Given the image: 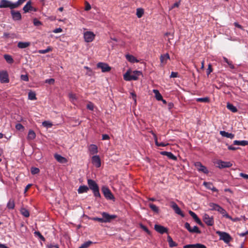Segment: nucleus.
Masks as SVG:
<instances>
[{"instance_id": "nucleus-1", "label": "nucleus", "mask_w": 248, "mask_h": 248, "mask_svg": "<svg viewBox=\"0 0 248 248\" xmlns=\"http://www.w3.org/2000/svg\"><path fill=\"white\" fill-rule=\"evenodd\" d=\"M102 217H93L92 220L94 221H97L101 223L110 222L112 220L115 219L117 217V216L115 215H109L107 212L102 213Z\"/></svg>"}, {"instance_id": "nucleus-2", "label": "nucleus", "mask_w": 248, "mask_h": 248, "mask_svg": "<svg viewBox=\"0 0 248 248\" xmlns=\"http://www.w3.org/2000/svg\"><path fill=\"white\" fill-rule=\"evenodd\" d=\"M88 185L89 189L90 188L93 191L94 196L95 197L100 198L101 195L99 193V187L97 183L93 180L88 179Z\"/></svg>"}, {"instance_id": "nucleus-3", "label": "nucleus", "mask_w": 248, "mask_h": 248, "mask_svg": "<svg viewBox=\"0 0 248 248\" xmlns=\"http://www.w3.org/2000/svg\"><path fill=\"white\" fill-rule=\"evenodd\" d=\"M216 233L219 236V240L223 241L226 244H229L232 240L231 235L226 232L217 231Z\"/></svg>"}, {"instance_id": "nucleus-4", "label": "nucleus", "mask_w": 248, "mask_h": 248, "mask_svg": "<svg viewBox=\"0 0 248 248\" xmlns=\"http://www.w3.org/2000/svg\"><path fill=\"white\" fill-rule=\"evenodd\" d=\"M9 8L14 9L15 8V3L8 0H1L0 1V8Z\"/></svg>"}, {"instance_id": "nucleus-5", "label": "nucleus", "mask_w": 248, "mask_h": 248, "mask_svg": "<svg viewBox=\"0 0 248 248\" xmlns=\"http://www.w3.org/2000/svg\"><path fill=\"white\" fill-rule=\"evenodd\" d=\"M203 220L207 225L209 226H212L214 224L213 217L210 216L207 214H204L203 215Z\"/></svg>"}, {"instance_id": "nucleus-6", "label": "nucleus", "mask_w": 248, "mask_h": 248, "mask_svg": "<svg viewBox=\"0 0 248 248\" xmlns=\"http://www.w3.org/2000/svg\"><path fill=\"white\" fill-rule=\"evenodd\" d=\"M102 191L106 199L108 200H112L114 198L110 190L108 187L103 186L102 188Z\"/></svg>"}, {"instance_id": "nucleus-7", "label": "nucleus", "mask_w": 248, "mask_h": 248, "mask_svg": "<svg viewBox=\"0 0 248 248\" xmlns=\"http://www.w3.org/2000/svg\"><path fill=\"white\" fill-rule=\"evenodd\" d=\"M98 68L101 69V71L103 73L108 72L110 71L111 67L106 63L100 62L96 65Z\"/></svg>"}, {"instance_id": "nucleus-8", "label": "nucleus", "mask_w": 248, "mask_h": 248, "mask_svg": "<svg viewBox=\"0 0 248 248\" xmlns=\"http://www.w3.org/2000/svg\"><path fill=\"white\" fill-rule=\"evenodd\" d=\"M95 37V34L92 31H86L84 33L85 41L87 43L92 42Z\"/></svg>"}, {"instance_id": "nucleus-9", "label": "nucleus", "mask_w": 248, "mask_h": 248, "mask_svg": "<svg viewBox=\"0 0 248 248\" xmlns=\"http://www.w3.org/2000/svg\"><path fill=\"white\" fill-rule=\"evenodd\" d=\"M194 166L199 171H201L205 174H207L209 172L208 169L200 162H196L194 163Z\"/></svg>"}, {"instance_id": "nucleus-10", "label": "nucleus", "mask_w": 248, "mask_h": 248, "mask_svg": "<svg viewBox=\"0 0 248 248\" xmlns=\"http://www.w3.org/2000/svg\"><path fill=\"white\" fill-rule=\"evenodd\" d=\"M216 164L217 167L220 169L230 168L232 166V164L230 162L223 161L221 160H218Z\"/></svg>"}, {"instance_id": "nucleus-11", "label": "nucleus", "mask_w": 248, "mask_h": 248, "mask_svg": "<svg viewBox=\"0 0 248 248\" xmlns=\"http://www.w3.org/2000/svg\"><path fill=\"white\" fill-rule=\"evenodd\" d=\"M170 206L174 210L175 213L180 215L182 217H184L185 215L182 212L178 205L174 202H170Z\"/></svg>"}, {"instance_id": "nucleus-12", "label": "nucleus", "mask_w": 248, "mask_h": 248, "mask_svg": "<svg viewBox=\"0 0 248 248\" xmlns=\"http://www.w3.org/2000/svg\"><path fill=\"white\" fill-rule=\"evenodd\" d=\"M0 81L1 83H8L9 82L8 74L6 71L0 72Z\"/></svg>"}, {"instance_id": "nucleus-13", "label": "nucleus", "mask_w": 248, "mask_h": 248, "mask_svg": "<svg viewBox=\"0 0 248 248\" xmlns=\"http://www.w3.org/2000/svg\"><path fill=\"white\" fill-rule=\"evenodd\" d=\"M155 230L158 232L163 234L168 232V229L160 225L155 224L154 226Z\"/></svg>"}, {"instance_id": "nucleus-14", "label": "nucleus", "mask_w": 248, "mask_h": 248, "mask_svg": "<svg viewBox=\"0 0 248 248\" xmlns=\"http://www.w3.org/2000/svg\"><path fill=\"white\" fill-rule=\"evenodd\" d=\"M92 162L97 168L101 166V159L98 155H93L92 158Z\"/></svg>"}, {"instance_id": "nucleus-15", "label": "nucleus", "mask_w": 248, "mask_h": 248, "mask_svg": "<svg viewBox=\"0 0 248 248\" xmlns=\"http://www.w3.org/2000/svg\"><path fill=\"white\" fill-rule=\"evenodd\" d=\"M11 14L13 20H20L21 19L22 16L20 13L19 11H15L14 10L11 11Z\"/></svg>"}, {"instance_id": "nucleus-16", "label": "nucleus", "mask_w": 248, "mask_h": 248, "mask_svg": "<svg viewBox=\"0 0 248 248\" xmlns=\"http://www.w3.org/2000/svg\"><path fill=\"white\" fill-rule=\"evenodd\" d=\"M190 215L193 217V218L194 219L195 222L198 223L199 225L201 226H203V224L202 223L201 220L200 219V218L198 217L197 215L192 211H189L188 212Z\"/></svg>"}, {"instance_id": "nucleus-17", "label": "nucleus", "mask_w": 248, "mask_h": 248, "mask_svg": "<svg viewBox=\"0 0 248 248\" xmlns=\"http://www.w3.org/2000/svg\"><path fill=\"white\" fill-rule=\"evenodd\" d=\"M183 248H206L203 244L197 243L195 244H189L184 246Z\"/></svg>"}, {"instance_id": "nucleus-18", "label": "nucleus", "mask_w": 248, "mask_h": 248, "mask_svg": "<svg viewBox=\"0 0 248 248\" xmlns=\"http://www.w3.org/2000/svg\"><path fill=\"white\" fill-rule=\"evenodd\" d=\"M54 157L56 159V160L59 163H66L67 162V159L62 156L60 155L56 154L54 155Z\"/></svg>"}, {"instance_id": "nucleus-19", "label": "nucleus", "mask_w": 248, "mask_h": 248, "mask_svg": "<svg viewBox=\"0 0 248 248\" xmlns=\"http://www.w3.org/2000/svg\"><path fill=\"white\" fill-rule=\"evenodd\" d=\"M170 59L169 54L168 53H166L164 55H161L160 58L161 63L164 65L166 63L168 60Z\"/></svg>"}, {"instance_id": "nucleus-20", "label": "nucleus", "mask_w": 248, "mask_h": 248, "mask_svg": "<svg viewBox=\"0 0 248 248\" xmlns=\"http://www.w3.org/2000/svg\"><path fill=\"white\" fill-rule=\"evenodd\" d=\"M162 155H166L169 158L173 160H176L177 157L175 156L173 154H172L171 152H166V151H163L161 152L160 153Z\"/></svg>"}, {"instance_id": "nucleus-21", "label": "nucleus", "mask_w": 248, "mask_h": 248, "mask_svg": "<svg viewBox=\"0 0 248 248\" xmlns=\"http://www.w3.org/2000/svg\"><path fill=\"white\" fill-rule=\"evenodd\" d=\"M31 0L28 1L26 4L23 7V10L24 13H27L31 11L32 9V6H31Z\"/></svg>"}, {"instance_id": "nucleus-22", "label": "nucleus", "mask_w": 248, "mask_h": 248, "mask_svg": "<svg viewBox=\"0 0 248 248\" xmlns=\"http://www.w3.org/2000/svg\"><path fill=\"white\" fill-rule=\"evenodd\" d=\"M89 150L92 155H94L98 152L97 147L95 144H91L89 147Z\"/></svg>"}, {"instance_id": "nucleus-23", "label": "nucleus", "mask_w": 248, "mask_h": 248, "mask_svg": "<svg viewBox=\"0 0 248 248\" xmlns=\"http://www.w3.org/2000/svg\"><path fill=\"white\" fill-rule=\"evenodd\" d=\"M209 206L211 207V210L217 211L218 212L221 209V207L219 206L218 204H217L215 203L211 202L209 204Z\"/></svg>"}, {"instance_id": "nucleus-24", "label": "nucleus", "mask_w": 248, "mask_h": 248, "mask_svg": "<svg viewBox=\"0 0 248 248\" xmlns=\"http://www.w3.org/2000/svg\"><path fill=\"white\" fill-rule=\"evenodd\" d=\"M36 138V134L34 131L30 129L29 131L28 134L27 136V140H32L35 139Z\"/></svg>"}, {"instance_id": "nucleus-25", "label": "nucleus", "mask_w": 248, "mask_h": 248, "mask_svg": "<svg viewBox=\"0 0 248 248\" xmlns=\"http://www.w3.org/2000/svg\"><path fill=\"white\" fill-rule=\"evenodd\" d=\"M219 133L222 137H227L231 139H232L234 137V134L232 133H229L225 131H220Z\"/></svg>"}, {"instance_id": "nucleus-26", "label": "nucleus", "mask_w": 248, "mask_h": 248, "mask_svg": "<svg viewBox=\"0 0 248 248\" xmlns=\"http://www.w3.org/2000/svg\"><path fill=\"white\" fill-rule=\"evenodd\" d=\"M31 43L29 42H19L17 44V47L19 48H25L29 46Z\"/></svg>"}, {"instance_id": "nucleus-27", "label": "nucleus", "mask_w": 248, "mask_h": 248, "mask_svg": "<svg viewBox=\"0 0 248 248\" xmlns=\"http://www.w3.org/2000/svg\"><path fill=\"white\" fill-rule=\"evenodd\" d=\"M142 74L141 72L139 71H134L131 73L132 80H136L138 79V77Z\"/></svg>"}, {"instance_id": "nucleus-28", "label": "nucleus", "mask_w": 248, "mask_h": 248, "mask_svg": "<svg viewBox=\"0 0 248 248\" xmlns=\"http://www.w3.org/2000/svg\"><path fill=\"white\" fill-rule=\"evenodd\" d=\"M125 57L126 59L131 62L134 63L139 62V61L133 55L127 54Z\"/></svg>"}, {"instance_id": "nucleus-29", "label": "nucleus", "mask_w": 248, "mask_h": 248, "mask_svg": "<svg viewBox=\"0 0 248 248\" xmlns=\"http://www.w3.org/2000/svg\"><path fill=\"white\" fill-rule=\"evenodd\" d=\"M89 190V187L87 186H80L78 190V193H83L85 192H87V191Z\"/></svg>"}, {"instance_id": "nucleus-30", "label": "nucleus", "mask_w": 248, "mask_h": 248, "mask_svg": "<svg viewBox=\"0 0 248 248\" xmlns=\"http://www.w3.org/2000/svg\"><path fill=\"white\" fill-rule=\"evenodd\" d=\"M167 240L169 243V247L170 248H172L174 247H176L177 246V244L173 241L172 238L170 235H168L167 236Z\"/></svg>"}, {"instance_id": "nucleus-31", "label": "nucleus", "mask_w": 248, "mask_h": 248, "mask_svg": "<svg viewBox=\"0 0 248 248\" xmlns=\"http://www.w3.org/2000/svg\"><path fill=\"white\" fill-rule=\"evenodd\" d=\"M233 144L236 145L246 146L248 145V141L247 140H234Z\"/></svg>"}, {"instance_id": "nucleus-32", "label": "nucleus", "mask_w": 248, "mask_h": 248, "mask_svg": "<svg viewBox=\"0 0 248 248\" xmlns=\"http://www.w3.org/2000/svg\"><path fill=\"white\" fill-rule=\"evenodd\" d=\"M153 93H155V97L157 100L160 101L161 100H162V96L157 90H153Z\"/></svg>"}, {"instance_id": "nucleus-33", "label": "nucleus", "mask_w": 248, "mask_h": 248, "mask_svg": "<svg viewBox=\"0 0 248 248\" xmlns=\"http://www.w3.org/2000/svg\"><path fill=\"white\" fill-rule=\"evenodd\" d=\"M4 58L8 63H13L14 62V60L12 56L8 54H5L4 55Z\"/></svg>"}, {"instance_id": "nucleus-34", "label": "nucleus", "mask_w": 248, "mask_h": 248, "mask_svg": "<svg viewBox=\"0 0 248 248\" xmlns=\"http://www.w3.org/2000/svg\"><path fill=\"white\" fill-rule=\"evenodd\" d=\"M21 214L26 217H28L30 216L29 211L26 208H22L20 210Z\"/></svg>"}, {"instance_id": "nucleus-35", "label": "nucleus", "mask_w": 248, "mask_h": 248, "mask_svg": "<svg viewBox=\"0 0 248 248\" xmlns=\"http://www.w3.org/2000/svg\"><path fill=\"white\" fill-rule=\"evenodd\" d=\"M227 108L228 109L230 110L233 112H236L237 111V108L234 106L232 104L230 103H228L227 105Z\"/></svg>"}, {"instance_id": "nucleus-36", "label": "nucleus", "mask_w": 248, "mask_h": 248, "mask_svg": "<svg viewBox=\"0 0 248 248\" xmlns=\"http://www.w3.org/2000/svg\"><path fill=\"white\" fill-rule=\"evenodd\" d=\"M7 207L9 209H13L15 207V202L12 199H10L7 204Z\"/></svg>"}, {"instance_id": "nucleus-37", "label": "nucleus", "mask_w": 248, "mask_h": 248, "mask_svg": "<svg viewBox=\"0 0 248 248\" xmlns=\"http://www.w3.org/2000/svg\"><path fill=\"white\" fill-rule=\"evenodd\" d=\"M143 14L144 10L142 8H138L137 9L136 15L138 18L141 17Z\"/></svg>"}, {"instance_id": "nucleus-38", "label": "nucleus", "mask_w": 248, "mask_h": 248, "mask_svg": "<svg viewBox=\"0 0 248 248\" xmlns=\"http://www.w3.org/2000/svg\"><path fill=\"white\" fill-rule=\"evenodd\" d=\"M93 242L91 241H88L85 242L83 244H82L79 248H88L91 244H92Z\"/></svg>"}, {"instance_id": "nucleus-39", "label": "nucleus", "mask_w": 248, "mask_h": 248, "mask_svg": "<svg viewBox=\"0 0 248 248\" xmlns=\"http://www.w3.org/2000/svg\"><path fill=\"white\" fill-rule=\"evenodd\" d=\"M220 211L219 212L221 214L223 217H225L228 218H231V216L227 213L226 210L223 209L222 207L221 208V209L220 210Z\"/></svg>"}, {"instance_id": "nucleus-40", "label": "nucleus", "mask_w": 248, "mask_h": 248, "mask_svg": "<svg viewBox=\"0 0 248 248\" xmlns=\"http://www.w3.org/2000/svg\"><path fill=\"white\" fill-rule=\"evenodd\" d=\"M70 101L75 104V102L77 100V98L75 94L70 93L68 95Z\"/></svg>"}, {"instance_id": "nucleus-41", "label": "nucleus", "mask_w": 248, "mask_h": 248, "mask_svg": "<svg viewBox=\"0 0 248 248\" xmlns=\"http://www.w3.org/2000/svg\"><path fill=\"white\" fill-rule=\"evenodd\" d=\"M124 78L125 80L130 81L132 80L131 74L129 72H127L124 76Z\"/></svg>"}, {"instance_id": "nucleus-42", "label": "nucleus", "mask_w": 248, "mask_h": 248, "mask_svg": "<svg viewBox=\"0 0 248 248\" xmlns=\"http://www.w3.org/2000/svg\"><path fill=\"white\" fill-rule=\"evenodd\" d=\"M28 98L32 100L36 99L35 93L33 92H30L28 93Z\"/></svg>"}, {"instance_id": "nucleus-43", "label": "nucleus", "mask_w": 248, "mask_h": 248, "mask_svg": "<svg viewBox=\"0 0 248 248\" xmlns=\"http://www.w3.org/2000/svg\"><path fill=\"white\" fill-rule=\"evenodd\" d=\"M149 207L150 208L153 210L154 212L158 213L159 212V209L158 208L155 204L152 203H150L149 204Z\"/></svg>"}, {"instance_id": "nucleus-44", "label": "nucleus", "mask_w": 248, "mask_h": 248, "mask_svg": "<svg viewBox=\"0 0 248 248\" xmlns=\"http://www.w3.org/2000/svg\"><path fill=\"white\" fill-rule=\"evenodd\" d=\"M85 69L87 70V72L86 73V75H88L89 76H93V72L92 71V70L88 66H84V67Z\"/></svg>"}, {"instance_id": "nucleus-45", "label": "nucleus", "mask_w": 248, "mask_h": 248, "mask_svg": "<svg viewBox=\"0 0 248 248\" xmlns=\"http://www.w3.org/2000/svg\"><path fill=\"white\" fill-rule=\"evenodd\" d=\"M51 50H52L51 47H50V46H48L46 49L39 50L38 51V52L40 54H45V53H47V52H48L49 51H51Z\"/></svg>"}, {"instance_id": "nucleus-46", "label": "nucleus", "mask_w": 248, "mask_h": 248, "mask_svg": "<svg viewBox=\"0 0 248 248\" xmlns=\"http://www.w3.org/2000/svg\"><path fill=\"white\" fill-rule=\"evenodd\" d=\"M196 101L199 102H209V98L208 97L198 98Z\"/></svg>"}, {"instance_id": "nucleus-47", "label": "nucleus", "mask_w": 248, "mask_h": 248, "mask_svg": "<svg viewBox=\"0 0 248 248\" xmlns=\"http://www.w3.org/2000/svg\"><path fill=\"white\" fill-rule=\"evenodd\" d=\"M201 232L199 230V228L196 226H194L191 231V233H201Z\"/></svg>"}, {"instance_id": "nucleus-48", "label": "nucleus", "mask_w": 248, "mask_h": 248, "mask_svg": "<svg viewBox=\"0 0 248 248\" xmlns=\"http://www.w3.org/2000/svg\"><path fill=\"white\" fill-rule=\"evenodd\" d=\"M140 228H141L143 231L146 232L148 234H151V232L148 230V229L142 224H140Z\"/></svg>"}, {"instance_id": "nucleus-49", "label": "nucleus", "mask_w": 248, "mask_h": 248, "mask_svg": "<svg viewBox=\"0 0 248 248\" xmlns=\"http://www.w3.org/2000/svg\"><path fill=\"white\" fill-rule=\"evenodd\" d=\"M31 173L32 174H37L40 171V170L38 168H35V167H32L31 168Z\"/></svg>"}, {"instance_id": "nucleus-50", "label": "nucleus", "mask_w": 248, "mask_h": 248, "mask_svg": "<svg viewBox=\"0 0 248 248\" xmlns=\"http://www.w3.org/2000/svg\"><path fill=\"white\" fill-rule=\"evenodd\" d=\"M34 234H35V235L38 236L39 237V238H40L41 240H42L43 241H45V237H44V236L41 234V233L39 232H38V231H35V232H34Z\"/></svg>"}, {"instance_id": "nucleus-51", "label": "nucleus", "mask_w": 248, "mask_h": 248, "mask_svg": "<svg viewBox=\"0 0 248 248\" xmlns=\"http://www.w3.org/2000/svg\"><path fill=\"white\" fill-rule=\"evenodd\" d=\"M203 185L208 189H211L212 186H213V184L211 182H204Z\"/></svg>"}, {"instance_id": "nucleus-52", "label": "nucleus", "mask_w": 248, "mask_h": 248, "mask_svg": "<svg viewBox=\"0 0 248 248\" xmlns=\"http://www.w3.org/2000/svg\"><path fill=\"white\" fill-rule=\"evenodd\" d=\"M42 125L46 127H51L52 126V124L49 121H44L42 123Z\"/></svg>"}, {"instance_id": "nucleus-53", "label": "nucleus", "mask_w": 248, "mask_h": 248, "mask_svg": "<svg viewBox=\"0 0 248 248\" xmlns=\"http://www.w3.org/2000/svg\"><path fill=\"white\" fill-rule=\"evenodd\" d=\"M26 0H18V1L15 3V8H16L21 5Z\"/></svg>"}, {"instance_id": "nucleus-54", "label": "nucleus", "mask_w": 248, "mask_h": 248, "mask_svg": "<svg viewBox=\"0 0 248 248\" xmlns=\"http://www.w3.org/2000/svg\"><path fill=\"white\" fill-rule=\"evenodd\" d=\"M87 108L91 110H93L94 108V105L92 102H90L87 105Z\"/></svg>"}, {"instance_id": "nucleus-55", "label": "nucleus", "mask_w": 248, "mask_h": 248, "mask_svg": "<svg viewBox=\"0 0 248 248\" xmlns=\"http://www.w3.org/2000/svg\"><path fill=\"white\" fill-rule=\"evenodd\" d=\"M21 79L25 81H29V78L27 75H21L20 76Z\"/></svg>"}, {"instance_id": "nucleus-56", "label": "nucleus", "mask_w": 248, "mask_h": 248, "mask_svg": "<svg viewBox=\"0 0 248 248\" xmlns=\"http://www.w3.org/2000/svg\"><path fill=\"white\" fill-rule=\"evenodd\" d=\"M55 82V80L54 78H49L45 80V83H48L49 84H53Z\"/></svg>"}, {"instance_id": "nucleus-57", "label": "nucleus", "mask_w": 248, "mask_h": 248, "mask_svg": "<svg viewBox=\"0 0 248 248\" xmlns=\"http://www.w3.org/2000/svg\"><path fill=\"white\" fill-rule=\"evenodd\" d=\"M185 227L186 229L187 230V231L191 232V231L192 230V228L190 227L189 223L188 222H186L185 224Z\"/></svg>"}, {"instance_id": "nucleus-58", "label": "nucleus", "mask_w": 248, "mask_h": 248, "mask_svg": "<svg viewBox=\"0 0 248 248\" xmlns=\"http://www.w3.org/2000/svg\"><path fill=\"white\" fill-rule=\"evenodd\" d=\"M33 24L36 26H38L42 25V23L36 18L33 19Z\"/></svg>"}, {"instance_id": "nucleus-59", "label": "nucleus", "mask_w": 248, "mask_h": 248, "mask_svg": "<svg viewBox=\"0 0 248 248\" xmlns=\"http://www.w3.org/2000/svg\"><path fill=\"white\" fill-rule=\"evenodd\" d=\"M16 128L17 130H21V129H24V126L21 124L19 123V124H17L16 125Z\"/></svg>"}, {"instance_id": "nucleus-60", "label": "nucleus", "mask_w": 248, "mask_h": 248, "mask_svg": "<svg viewBox=\"0 0 248 248\" xmlns=\"http://www.w3.org/2000/svg\"><path fill=\"white\" fill-rule=\"evenodd\" d=\"M212 72V68L211 64H209L207 69V75L208 76Z\"/></svg>"}, {"instance_id": "nucleus-61", "label": "nucleus", "mask_w": 248, "mask_h": 248, "mask_svg": "<svg viewBox=\"0 0 248 248\" xmlns=\"http://www.w3.org/2000/svg\"><path fill=\"white\" fill-rule=\"evenodd\" d=\"M47 247L48 248H59V246L57 244H50L47 245Z\"/></svg>"}, {"instance_id": "nucleus-62", "label": "nucleus", "mask_w": 248, "mask_h": 248, "mask_svg": "<svg viewBox=\"0 0 248 248\" xmlns=\"http://www.w3.org/2000/svg\"><path fill=\"white\" fill-rule=\"evenodd\" d=\"M91 9V6L90 4H89V3H88V2L86 1V6H85V10L86 11H89Z\"/></svg>"}, {"instance_id": "nucleus-63", "label": "nucleus", "mask_w": 248, "mask_h": 248, "mask_svg": "<svg viewBox=\"0 0 248 248\" xmlns=\"http://www.w3.org/2000/svg\"><path fill=\"white\" fill-rule=\"evenodd\" d=\"M178 73L177 72H172L171 73L170 78H177L178 77Z\"/></svg>"}, {"instance_id": "nucleus-64", "label": "nucleus", "mask_w": 248, "mask_h": 248, "mask_svg": "<svg viewBox=\"0 0 248 248\" xmlns=\"http://www.w3.org/2000/svg\"><path fill=\"white\" fill-rule=\"evenodd\" d=\"M62 28H56V29H55V30H54L53 31V32L54 33H56L61 32H62Z\"/></svg>"}]
</instances>
